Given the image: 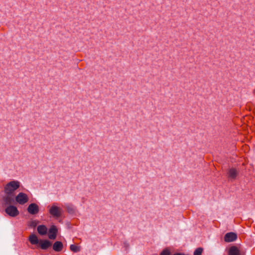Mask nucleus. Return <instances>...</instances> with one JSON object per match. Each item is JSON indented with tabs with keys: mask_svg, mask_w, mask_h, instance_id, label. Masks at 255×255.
<instances>
[{
	"mask_svg": "<svg viewBox=\"0 0 255 255\" xmlns=\"http://www.w3.org/2000/svg\"><path fill=\"white\" fill-rule=\"evenodd\" d=\"M20 186V182L13 180L6 184L4 187V192L6 195L12 194Z\"/></svg>",
	"mask_w": 255,
	"mask_h": 255,
	"instance_id": "1",
	"label": "nucleus"
},
{
	"mask_svg": "<svg viewBox=\"0 0 255 255\" xmlns=\"http://www.w3.org/2000/svg\"><path fill=\"white\" fill-rule=\"evenodd\" d=\"M62 209L55 204H53L49 210L50 214L55 218L60 217L62 215Z\"/></svg>",
	"mask_w": 255,
	"mask_h": 255,
	"instance_id": "2",
	"label": "nucleus"
},
{
	"mask_svg": "<svg viewBox=\"0 0 255 255\" xmlns=\"http://www.w3.org/2000/svg\"><path fill=\"white\" fill-rule=\"evenodd\" d=\"M28 196L23 192L19 193L15 197V201L20 205H24L28 201Z\"/></svg>",
	"mask_w": 255,
	"mask_h": 255,
	"instance_id": "3",
	"label": "nucleus"
},
{
	"mask_svg": "<svg viewBox=\"0 0 255 255\" xmlns=\"http://www.w3.org/2000/svg\"><path fill=\"white\" fill-rule=\"evenodd\" d=\"M5 213L9 216L14 217L19 214V211L17 208L13 205L8 206L5 209Z\"/></svg>",
	"mask_w": 255,
	"mask_h": 255,
	"instance_id": "4",
	"label": "nucleus"
},
{
	"mask_svg": "<svg viewBox=\"0 0 255 255\" xmlns=\"http://www.w3.org/2000/svg\"><path fill=\"white\" fill-rule=\"evenodd\" d=\"M28 212L32 215H34L39 212L38 206L35 203H31L27 208Z\"/></svg>",
	"mask_w": 255,
	"mask_h": 255,
	"instance_id": "5",
	"label": "nucleus"
},
{
	"mask_svg": "<svg viewBox=\"0 0 255 255\" xmlns=\"http://www.w3.org/2000/svg\"><path fill=\"white\" fill-rule=\"evenodd\" d=\"M237 236L235 233L230 232L227 233L224 237V240L226 242H232L235 241Z\"/></svg>",
	"mask_w": 255,
	"mask_h": 255,
	"instance_id": "6",
	"label": "nucleus"
},
{
	"mask_svg": "<svg viewBox=\"0 0 255 255\" xmlns=\"http://www.w3.org/2000/svg\"><path fill=\"white\" fill-rule=\"evenodd\" d=\"M57 229L55 226H52L48 231V237L50 239L54 240L56 237Z\"/></svg>",
	"mask_w": 255,
	"mask_h": 255,
	"instance_id": "7",
	"label": "nucleus"
},
{
	"mask_svg": "<svg viewBox=\"0 0 255 255\" xmlns=\"http://www.w3.org/2000/svg\"><path fill=\"white\" fill-rule=\"evenodd\" d=\"M238 175L237 170L234 168H231L229 169L228 172V177L231 179H235Z\"/></svg>",
	"mask_w": 255,
	"mask_h": 255,
	"instance_id": "8",
	"label": "nucleus"
},
{
	"mask_svg": "<svg viewBox=\"0 0 255 255\" xmlns=\"http://www.w3.org/2000/svg\"><path fill=\"white\" fill-rule=\"evenodd\" d=\"M39 245L42 249L46 250L51 246V243L48 240H40Z\"/></svg>",
	"mask_w": 255,
	"mask_h": 255,
	"instance_id": "9",
	"label": "nucleus"
},
{
	"mask_svg": "<svg viewBox=\"0 0 255 255\" xmlns=\"http://www.w3.org/2000/svg\"><path fill=\"white\" fill-rule=\"evenodd\" d=\"M63 248V244L59 241H56L53 245V249L55 252H60Z\"/></svg>",
	"mask_w": 255,
	"mask_h": 255,
	"instance_id": "10",
	"label": "nucleus"
},
{
	"mask_svg": "<svg viewBox=\"0 0 255 255\" xmlns=\"http://www.w3.org/2000/svg\"><path fill=\"white\" fill-rule=\"evenodd\" d=\"M229 255H240V251L235 246L231 247L229 250Z\"/></svg>",
	"mask_w": 255,
	"mask_h": 255,
	"instance_id": "11",
	"label": "nucleus"
},
{
	"mask_svg": "<svg viewBox=\"0 0 255 255\" xmlns=\"http://www.w3.org/2000/svg\"><path fill=\"white\" fill-rule=\"evenodd\" d=\"M37 232L41 235H45L47 234V228L44 225H40L37 227Z\"/></svg>",
	"mask_w": 255,
	"mask_h": 255,
	"instance_id": "12",
	"label": "nucleus"
},
{
	"mask_svg": "<svg viewBox=\"0 0 255 255\" xmlns=\"http://www.w3.org/2000/svg\"><path fill=\"white\" fill-rule=\"evenodd\" d=\"M29 241L32 245H37L39 244L37 237L34 234H32L29 237Z\"/></svg>",
	"mask_w": 255,
	"mask_h": 255,
	"instance_id": "13",
	"label": "nucleus"
},
{
	"mask_svg": "<svg viewBox=\"0 0 255 255\" xmlns=\"http://www.w3.org/2000/svg\"><path fill=\"white\" fill-rule=\"evenodd\" d=\"M4 201L6 204H10L13 201V199L11 195H7L4 198Z\"/></svg>",
	"mask_w": 255,
	"mask_h": 255,
	"instance_id": "14",
	"label": "nucleus"
},
{
	"mask_svg": "<svg viewBox=\"0 0 255 255\" xmlns=\"http://www.w3.org/2000/svg\"><path fill=\"white\" fill-rule=\"evenodd\" d=\"M71 251L73 252L77 253L80 251V248L74 245H71L70 247Z\"/></svg>",
	"mask_w": 255,
	"mask_h": 255,
	"instance_id": "15",
	"label": "nucleus"
},
{
	"mask_svg": "<svg viewBox=\"0 0 255 255\" xmlns=\"http://www.w3.org/2000/svg\"><path fill=\"white\" fill-rule=\"evenodd\" d=\"M202 251L203 249L202 248H198L195 251L194 255H201Z\"/></svg>",
	"mask_w": 255,
	"mask_h": 255,
	"instance_id": "16",
	"label": "nucleus"
},
{
	"mask_svg": "<svg viewBox=\"0 0 255 255\" xmlns=\"http://www.w3.org/2000/svg\"><path fill=\"white\" fill-rule=\"evenodd\" d=\"M170 253L169 250L165 249L163 250L160 254V255H170Z\"/></svg>",
	"mask_w": 255,
	"mask_h": 255,
	"instance_id": "17",
	"label": "nucleus"
},
{
	"mask_svg": "<svg viewBox=\"0 0 255 255\" xmlns=\"http://www.w3.org/2000/svg\"><path fill=\"white\" fill-rule=\"evenodd\" d=\"M66 208H67L68 210L70 212V209L69 208V206H67Z\"/></svg>",
	"mask_w": 255,
	"mask_h": 255,
	"instance_id": "18",
	"label": "nucleus"
}]
</instances>
